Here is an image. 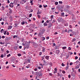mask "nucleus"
Here are the masks:
<instances>
[{
	"label": "nucleus",
	"instance_id": "24",
	"mask_svg": "<svg viewBox=\"0 0 80 80\" xmlns=\"http://www.w3.org/2000/svg\"><path fill=\"white\" fill-rule=\"evenodd\" d=\"M44 26H47V23L45 22V23H44Z\"/></svg>",
	"mask_w": 80,
	"mask_h": 80
},
{
	"label": "nucleus",
	"instance_id": "31",
	"mask_svg": "<svg viewBox=\"0 0 80 80\" xmlns=\"http://www.w3.org/2000/svg\"><path fill=\"white\" fill-rule=\"evenodd\" d=\"M68 67H69V66H67L66 67V70H67L68 69Z\"/></svg>",
	"mask_w": 80,
	"mask_h": 80
},
{
	"label": "nucleus",
	"instance_id": "45",
	"mask_svg": "<svg viewBox=\"0 0 80 80\" xmlns=\"http://www.w3.org/2000/svg\"><path fill=\"white\" fill-rule=\"evenodd\" d=\"M14 27H15L16 26L18 25V24H15Z\"/></svg>",
	"mask_w": 80,
	"mask_h": 80
},
{
	"label": "nucleus",
	"instance_id": "7",
	"mask_svg": "<svg viewBox=\"0 0 80 80\" xmlns=\"http://www.w3.org/2000/svg\"><path fill=\"white\" fill-rule=\"evenodd\" d=\"M30 3H31V5H33V0H30Z\"/></svg>",
	"mask_w": 80,
	"mask_h": 80
},
{
	"label": "nucleus",
	"instance_id": "14",
	"mask_svg": "<svg viewBox=\"0 0 80 80\" xmlns=\"http://www.w3.org/2000/svg\"><path fill=\"white\" fill-rule=\"evenodd\" d=\"M64 14H65L63 12L61 14L62 16L63 17H65V15H64Z\"/></svg>",
	"mask_w": 80,
	"mask_h": 80
},
{
	"label": "nucleus",
	"instance_id": "46",
	"mask_svg": "<svg viewBox=\"0 0 80 80\" xmlns=\"http://www.w3.org/2000/svg\"><path fill=\"white\" fill-rule=\"evenodd\" d=\"M55 49L56 50L57 49H58V48L57 46H56L55 47Z\"/></svg>",
	"mask_w": 80,
	"mask_h": 80
},
{
	"label": "nucleus",
	"instance_id": "10",
	"mask_svg": "<svg viewBox=\"0 0 80 80\" xmlns=\"http://www.w3.org/2000/svg\"><path fill=\"white\" fill-rule=\"evenodd\" d=\"M68 33H69V32H72V30L70 29H69L68 30Z\"/></svg>",
	"mask_w": 80,
	"mask_h": 80
},
{
	"label": "nucleus",
	"instance_id": "36",
	"mask_svg": "<svg viewBox=\"0 0 80 80\" xmlns=\"http://www.w3.org/2000/svg\"><path fill=\"white\" fill-rule=\"evenodd\" d=\"M9 6L10 7H11V8H13V5H12H12H9Z\"/></svg>",
	"mask_w": 80,
	"mask_h": 80
},
{
	"label": "nucleus",
	"instance_id": "8",
	"mask_svg": "<svg viewBox=\"0 0 80 80\" xmlns=\"http://www.w3.org/2000/svg\"><path fill=\"white\" fill-rule=\"evenodd\" d=\"M12 27L11 26H9V27H8V30H10V29H12Z\"/></svg>",
	"mask_w": 80,
	"mask_h": 80
},
{
	"label": "nucleus",
	"instance_id": "29",
	"mask_svg": "<svg viewBox=\"0 0 80 80\" xmlns=\"http://www.w3.org/2000/svg\"><path fill=\"white\" fill-rule=\"evenodd\" d=\"M62 73H63V74H65V71L64 70H62Z\"/></svg>",
	"mask_w": 80,
	"mask_h": 80
},
{
	"label": "nucleus",
	"instance_id": "53",
	"mask_svg": "<svg viewBox=\"0 0 80 80\" xmlns=\"http://www.w3.org/2000/svg\"><path fill=\"white\" fill-rule=\"evenodd\" d=\"M73 65V63L72 62H71L70 63V65Z\"/></svg>",
	"mask_w": 80,
	"mask_h": 80
},
{
	"label": "nucleus",
	"instance_id": "25",
	"mask_svg": "<svg viewBox=\"0 0 80 80\" xmlns=\"http://www.w3.org/2000/svg\"><path fill=\"white\" fill-rule=\"evenodd\" d=\"M76 69H78V68H79V66H77L76 67Z\"/></svg>",
	"mask_w": 80,
	"mask_h": 80
},
{
	"label": "nucleus",
	"instance_id": "3",
	"mask_svg": "<svg viewBox=\"0 0 80 80\" xmlns=\"http://www.w3.org/2000/svg\"><path fill=\"white\" fill-rule=\"evenodd\" d=\"M15 1H14V2H13V3L12 2H11L10 3V4H9V5H12L13 6V4H15V5H16V4L17 3V1H16V2L15 3Z\"/></svg>",
	"mask_w": 80,
	"mask_h": 80
},
{
	"label": "nucleus",
	"instance_id": "62",
	"mask_svg": "<svg viewBox=\"0 0 80 80\" xmlns=\"http://www.w3.org/2000/svg\"><path fill=\"white\" fill-rule=\"evenodd\" d=\"M6 31H4V35H6Z\"/></svg>",
	"mask_w": 80,
	"mask_h": 80
},
{
	"label": "nucleus",
	"instance_id": "2",
	"mask_svg": "<svg viewBox=\"0 0 80 80\" xmlns=\"http://www.w3.org/2000/svg\"><path fill=\"white\" fill-rule=\"evenodd\" d=\"M30 41H29V42H26V48L28 49L29 48V45H30Z\"/></svg>",
	"mask_w": 80,
	"mask_h": 80
},
{
	"label": "nucleus",
	"instance_id": "42",
	"mask_svg": "<svg viewBox=\"0 0 80 80\" xmlns=\"http://www.w3.org/2000/svg\"><path fill=\"white\" fill-rule=\"evenodd\" d=\"M71 49H72V48H70V47H68V50H71Z\"/></svg>",
	"mask_w": 80,
	"mask_h": 80
},
{
	"label": "nucleus",
	"instance_id": "50",
	"mask_svg": "<svg viewBox=\"0 0 80 80\" xmlns=\"http://www.w3.org/2000/svg\"><path fill=\"white\" fill-rule=\"evenodd\" d=\"M3 31V29H2L1 30V31L0 32H1V33H2V31Z\"/></svg>",
	"mask_w": 80,
	"mask_h": 80
},
{
	"label": "nucleus",
	"instance_id": "38",
	"mask_svg": "<svg viewBox=\"0 0 80 80\" xmlns=\"http://www.w3.org/2000/svg\"><path fill=\"white\" fill-rule=\"evenodd\" d=\"M0 57H1V58H3V55L2 54Z\"/></svg>",
	"mask_w": 80,
	"mask_h": 80
},
{
	"label": "nucleus",
	"instance_id": "44",
	"mask_svg": "<svg viewBox=\"0 0 80 80\" xmlns=\"http://www.w3.org/2000/svg\"><path fill=\"white\" fill-rule=\"evenodd\" d=\"M25 62H26V63H27V59H26L25 60Z\"/></svg>",
	"mask_w": 80,
	"mask_h": 80
},
{
	"label": "nucleus",
	"instance_id": "13",
	"mask_svg": "<svg viewBox=\"0 0 80 80\" xmlns=\"http://www.w3.org/2000/svg\"><path fill=\"white\" fill-rule=\"evenodd\" d=\"M6 38V39L7 40H10V39H11V38L7 37Z\"/></svg>",
	"mask_w": 80,
	"mask_h": 80
},
{
	"label": "nucleus",
	"instance_id": "37",
	"mask_svg": "<svg viewBox=\"0 0 80 80\" xmlns=\"http://www.w3.org/2000/svg\"><path fill=\"white\" fill-rule=\"evenodd\" d=\"M38 18H40V15H38Z\"/></svg>",
	"mask_w": 80,
	"mask_h": 80
},
{
	"label": "nucleus",
	"instance_id": "5",
	"mask_svg": "<svg viewBox=\"0 0 80 80\" xmlns=\"http://www.w3.org/2000/svg\"><path fill=\"white\" fill-rule=\"evenodd\" d=\"M60 53V50H56V53L57 55H58V53Z\"/></svg>",
	"mask_w": 80,
	"mask_h": 80
},
{
	"label": "nucleus",
	"instance_id": "6",
	"mask_svg": "<svg viewBox=\"0 0 80 80\" xmlns=\"http://www.w3.org/2000/svg\"><path fill=\"white\" fill-rule=\"evenodd\" d=\"M48 28H50V27H51L52 26V23H49L48 24Z\"/></svg>",
	"mask_w": 80,
	"mask_h": 80
},
{
	"label": "nucleus",
	"instance_id": "27",
	"mask_svg": "<svg viewBox=\"0 0 80 80\" xmlns=\"http://www.w3.org/2000/svg\"><path fill=\"white\" fill-rule=\"evenodd\" d=\"M7 16H8V17H10V14H8V13H7Z\"/></svg>",
	"mask_w": 80,
	"mask_h": 80
},
{
	"label": "nucleus",
	"instance_id": "49",
	"mask_svg": "<svg viewBox=\"0 0 80 80\" xmlns=\"http://www.w3.org/2000/svg\"><path fill=\"white\" fill-rule=\"evenodd\" d=\"M54 70L56 72H57V68H55V69H54Z\"/></svg>",
	"mask_w": 80,
	"mask_h": 80
},
{
	"label": "nucleus",
	"instance_id": "40",
	"mask_svg": "<svg viewBox=\"0 0 80 80\" xmlns=\"http://www.w3.org/2000/svg\"><path fill=\"white\" fill-rule=\"evenodd\" d=\"M43 6L44 8H46V7H48V6H47V5H46V6L44 5Z\"/></svg>",
	"mask_w": 80,
	"mask_h": 80
},
{
	"label": "nucleus",
	"instance_id": "4",
	"mask_svg": "<svg viewBox=\"0 0 80 80\" xmlns=\"http://www.w3.org/2000/svg\"><path fill=\"white\" fill-rule=\"evenodd\" d=\"M43 74H42V73L41 72H39L38 73V75H39V77L40 76H42Z\"/></svg>",
	"mask_w": 80,
	"mask_h": 80
},
{
	"label": "nucleus",
	"instance_id": "17",
	"mask_svg": "<svg viewBox=\"0 0 80 80\" xmlns=\"http://www.w3.org/2000/svg\"><path fill=\"white\" fill-rule=\"evenodd\" d=\"M12 12L13 11L12 10H10L9 11V13H12Z\"/></svg>",
	"mask_w": 80,
	"mask_h": 80
},
{
	"label": "nucleus",
	"instance_id": "20",
	"mask_svg": "<svg viewBox=\"0 0 80 80\" xmlns=\"http://www.w3.org/2000/svg\"><path fill=\"white\" fill-rule=\"evenodd\" d=\"M38 35L39 37H42V34L40 33H39L38 34Z\"/></svg>",
	"mask_w": 80,
	"mask_h": 80
},
{
	"label": "nucleus",
	"instance_id": "35",
	"mask_svg": "<svg viewBox=\"0 0 80 80\" xmlns=\"http://www.w3.org/2000/svg\"><path fill=\"white\" fill-rule=\"evenodd\" d=\"M58 2H56L55 3V4L56 5H58Z\"/></svg>",
	"mask_w": 80,
	"mask_h": 80
},
{
	"label": "nucleus",
	"instance_id": "55",
	"mask_svg": "<svg viewBox=\"0 0 80 80\" xmlns=\"http://www.w3.org/2000/svg\"><path fill=\"white\" fill-rule=\"evenodd\" d=\"M59 3H61V4L62 3V1H59Z\"/></svg>",
	"mask_w": 80,
	"mask_h": 80
},
{
	"label": "nucleus",
	"instance_id": "64",
	"mask_svg": "<svg viewBox=\"0 0 80 80\" xmlns=\"http://www.w3.org/2000/svg\"><path fill=\"white\" fill-rule=\"evenodd\" d=\"M34 70L35 71H37V68L34 69Z\"/></svg>",
	"mask_w": 80,
	"mask_h": 80
},
{
	"label": "nucleus",
	"instance_id": "48",
	"mask_svg": "<svg viewBox=\"0 0 80 80\" xmlns=\"http://www.w3.org/2000/svg\"><path fill=\"white\" fill-rule=\"evenodd\" d=\"M2 38H5V36H2Z\"/></svg>",
	"mask_w": 80,
	"mask_h": 80
},
{
	"label": "nucleus",
	"instance_id": "19",
	"mask_svg": "<svg viewBox=\"0 0 80 80\" xmlns=\"http://www.w3.org/2000/svg\"><path fill=\"white\" fill-rule=\"evenodd\" d=\"M45 48H43L42 49V52L44 53V52H45Z\"/></svg>",
	"mask_w": 80,
	"mask_h": 80
},
{
	"label": "nucleus",
	"instance_id": "43",
	"mask_svg": "<svg viewBox=\"0 0 80 80\" xmlns=\"http://www.w3.org/2000/svg\"><path fill=\"white\" fill-rule=\"evenodd\" d=\"M75 60H77V59H78V57L76 56V57L75 58Z\"/></svg>",
	"mask_w": 80,
	"mask_h": 80
},
{
	"label": "nucleus",
	"instance_id": "15",
	"mask_svg": "<svg viewBox=\"0 0 80 80\" xmlns=\"http://www.w3.org/2000/svg\"><path fill=\"white\" fill-rule=\"evenodd\" d=\"M30 64H28L27 66H26V68H30Z\"/></svg>",
	"mask_w": 80,
	"mask_h": 80
},
{
	"label": "nucleus",
	"instance_id": "11",
	"mask_svg": "<svg viewBox=\"0 0 80 80\" xmlns=\"http://www.w3.org/2000/svg\"><path fill=\"white\" fill-rule=\"evenodd\" d=\"M45 58L46 59H47V60H49V56H47L45 57Z\"/></svg>",
	"mask_w": 80,
	"mask_h": 80
},
{
	"label": "nucleus",
	"instance_id": "9",
	"mask_svg": "<svg viewBox=\"0 0 80 80\" xmlns=\"http://www.w3.org/2000/svg\"><path fill=\"white\" fill-rule=\"evenodd\" d=\"M76 41V39L75 38H74L72 39V42H75V41Z\"/></svg>",
	"mask_w": 80,
	"mask_h": 80
},
{
	"label": "nucleus",
	"instance_id": "39",
	"mask_svg": "<svg viewBox=\"0 0 80 80\" xmlns=\"http://www.w3.org/2000/svg\"><path fill=\"white\" fill-rule=\"evenodd\" d=\"M18 55L19 57H20V56H21L22 55L21 54H18Z\"/></svg>",
	"mask_w": 80,
	"mask_h": 80
},
{
	"label": "nucleus",
	"instance_id": "33",
	"mask_svg": "<svg viewBox=\"0 0 80 80\" xmlns=\"http://www.w3.org/2000/svg\"><path fill=\"white\" fill-rule=\"evenodd\" d=\"M61 65L62 66V67H64V66H65V64H64L63 63H62Z\"/></svg>",
	"mask_w": 80,
	"mask_h": 80
},
{
	"label": "nucleus",
	"instance_id": "21",
	"mask_svg": "<svg viewBox=\"0 0 80 80\" xmlns=\"http://www.w3.org/2000/svg\"><path fill=\"white\" fill-rule=\"evenodd\" d=\"M22 2L23 3H25L26 2V1L25 0H22Z\"/></svg>",
	"mask_w": 80,
	"mask_h": 80
},
{
	"label": "nucleus",
	"instance_id": "41",
	"mask_svg": "<svg viewBox=\"0 0 80 80\" xmlns=\"http://www.w3.org/2000/svg\"><path fill=\"white\" fill-rule=\"evenodd\" d=\"M64 25H65V26H68V23L65 24Z\"/></svg>",
	"mask_w": 80,
	"mask_h": 80
},
{
	"label": "nucleus",
	"instance_id": "26",
	"mask_svg": "<svg viewBox=\"0 0 80 80\" xmlns=\"http://www.w3.org/2000/svg\"><path fill=\"white\" fill-rule=\"evenodd\" d=\"M42 41L45 40V37H42Z\"/></svg>",
	"mask_w": 80,
	"mask_h": 80
},
{
	"label": "nucleus",
	"instance_id": "23",
	"mask_svg": "<svg viewBox=\"0 0 80 80\" xmlns=\"http://www.w3.org/2000/svg\"><path fill=\"white\" fill-rule=\"evenodd\" d=\"M27 61L28 62V63H30V60L29 59H27Z\"/></svg>",
	"mask_w": 80,
	"mask_h": 80
},
{
	"label": "nucleus",
	"instance_id": "54",
	"mask_svg": "<svg viewBox=\"0 0 80 80\" xmlns=\"http://www.w3.org/2000/svg\"><path fill=\"white\" fill-rule=\"evenodd\" d=\"M59 12H55V13L56 14H58Z\"/></svg>",
	"mask_w": 80,
	"mask_h": 80
},
{
	"label": "nucleus",
	"instance_id": "47",
	"mask_svg": "<svg viewBox=\"0 0 80 80\" xmlns=\"http://www.w3.org/2000/svg\"><path fill=\"white\" fill-rule=\"evenodd\" d=\"M39 7V8H42V6L41 5H40Z\"/></svg>",
	"mask_w": 80,
	"mask_h": 80
},
{
	"label": "nucleus",
	"instance_id": "56",
	"mask_svg": "<svg viewBox=\"0 0 80 80\" xmlns=\"http://www.w3.org/2000/svg\"><path fill=\"white\" fill-rule=\"evenodd\" d=\"M51 18H53V16L52 15V16H51Z\"/></svg>",
	"mask_w": 80,
	"mask_h": 80
},
{
	"label": "nucleus",
	"instance_id": "12",
	"mask_svg": "<svg viewBox=\"0 0 80 80\" xmlns=\"http://www.w3.org/2000/svg\"><path fill=\"white\" fill-rule=\"evenodd\" d=\"M41 13H42V12H39V10H38V12H37V14H41Z\"/></svg>",
	"mask_w": 80,
	"mask_h": 80
},
{
	"label": "nucleus",
	"instance_id": "60",
	"mask_svg": "<svg viewBox=\"0 0 80 80\" xmlns=\"http://www.w3.org/2000/svg\"><path fill=\"white\" fill-rule=\"evenodd\" d=\"M53 47H55V43H53Z\"/></svg>",
	"mask_w": 80,
	"mask_h": 80
},
{
	"label": "nucleus",
	"instance_id": "16",
	"mask_svg": "<svg viewBox=\"0 0 80 80\" xmlns=\"http://www.w3.org/2000/svg\"><path fill=\"white\" fill-rule=\"evenodd\" d=\"M21 24L22 25L25 24V22L23 21L21 22Z\"/></svg>",
	"mask_w": 80,
	"mask_h": 80
},
{
	"label": "nucleus",
	"instance_id": "34",
	"mask_svg": "<svg viewBox=\"0 0 80 80\" xmlns=\"http://www.w3.org/2000/svg\"><path fill=\"white\" fill-rule=\"evenodd\" d=\"M0 44H1V45H3V44H4L5 43V42H0Z\"/></svg>",
	"mask_w": 80,
	"mask_h": 80
},
{
	"label": "nucleus",
	"instance_id": "63",
	"mask_svg": "<svg viewBox=\"0 0 80 80\" xmlns=\"http://www.w3.org/2000/svg\"><path fill=\"white\" fill-rule=\"evenodd\" d=\"M22 46H20L19 47V48L21 49V48H22Z\"/></svg>",
	"mask_w": 80,
	"mask_h": 80
},
{
	"label": "nucleus",
	"instance_id": "28",
	"mask_svg": "<svg viewBox=\"0 0 80 80\" xmlns=\"http://www.w3.org/2000/svg\"><path fill=\"white\" fill-rule=\"evenodd\" d=\"M42 33H44L45 32V29H43L42 30Z\"/></svg>",
	"mask_w": 80,
	"mask_h": 80
},
{
	"label": "nucleus",
	"instance_id": "52",
	"mask_svg": "<svg viewBox=\"0 0 80 80\" xmlns=\"http://www.w3.org/2000/svg\"><path fill=\"white\" fill-rule=\"evenodd\" d=\"M45 55H44L42 57V58H45Z\"/></svg>",
	"mask_w": 80,
	"mask_h": 80
},
{
	"label": "nucleus",
	"instance_id": "32",
	"mask_svg": "<svg viewBox=\"0 0 80 80\" xmlns=\"http://www.w3.org/2000/svg\"><path fill=\"white\" fill-rule=\"evenodd\" d=\"M32 16V13H31L29 15V17H31Z\"/></svg>",
	"mask_w": 80,
	"mask_h": 80
},
{
	"label": "nucleus",
	"instance_id": "18",
	"mask_svg": "<svg viewBox=\"0 0 80 80\" xmlns=\"http://www.w3.org/2000/svg\"><path fill=\"white\" fill-rule=\"evenodd\" d=\"M62 48L63 49V50H65V49H66L67 48V47H64Z\"/></svg>",
	"mask_w": 80,
	"mask_h": 80
},
{
	"label": "nucleus",
	"instance_id": "22",
	"mask_svg": "<svg viewBox=\"0 0 80 80\" xmlns=\"http://www.w3.org/2000/svg\"><path fill=\"white\" fill-rule=\"evenodd\" d=\"M66 8H68V9H69V8H70V6H68V5L67 6Z\"/></svg>",
	"mask_w": 80,
	"mask_h": 80
},
{
	"label": "nucleus",
	"instance_id": "58",
	"mask_svg": "<svg viewBox=\"0 0 80 80\" xmlns=\"http://www.w3.org/2000/svg\"><path fill=\"white\" fill-rule=\"evenodd\" d=\"M7 35H9V32H7L6 33Z\"/></svg>",
	"mask_w": 80,
	"mask_h": 80
},
{
	"label": "nucleus",
	"instance_id": "59",
	"mask_svg": "<svg viewBox=\"0 0 80 80\" xmlns=\"http://www.w3.org/2000/svg\"><path fill=\"white\" fill-rule=\"evenodd\" d=\"M46 39H47V40H48V39H49V37H48L46 38Z\"/></svg>",
	"mask_w": 80,
	"mask_h": 80
},
{
	"label": "nucleus",
	"instance_id": "1",
	"mask_svg": "<svg viewBox=\"0 0 80 80\" xmlns=\"http://www.w3.org/2000/svg\"><path fill=\"white\" fill-rule=\"evenodd\" d=\"M58 20V22H62L63 23V22H64V21H63V19L62 18H59Z\"/></svg>",
	"mask_w": 80,
	"mask_h": 80
},
{
	"label": "nucleus",
	"instance_id": "51",
	"mask_svg": "<svg viewBox=\"0 0 80 80\" xmlns=\"http://www.w3.org/2000/svg\"><path fill=\"white\" fill-rule=\"evenodd\" d=\"M68 78H70L71 77V76L70 75V74H69L68 76Z\"/></svg>",
	"mask_w": 80,
	"mask_h": 80
},
{
	"label": "nucleus",
	"instance_id": "61",
	"mask_svg": "<svg viewBox=\"0 0 80 80\" xmlns=\"http://www.w3.org/2000/svg\"><path fill=\"white\" fill-rule=\"evenodd\" d=\"M1 50L2 51V52H4V50L2 48H1Z\"/></svg>",
	"mask_w": 80,
	"mask_h": 80
},
{
	"label": "nucleus",
	"instance_id": "30",
	"mask_svg": "<svg viewBox=\"0 0 80 80\" xmlns=\"http://www.w3.org/2000/svg\"><path fill=\"white\" fill-rule=\"evenodd\" d=\"M10 56H11V54H9L8 55H7V57H10Z\"/></svg>",
	"mask_w": 80,
	"mask_h": 80
},
{
	"label": "nucleus",
	"instance_id": "57",
	"mask_svg": "<svg viewBox=\"0 0 80 80\" xmlns=\"http://www.w3.org/2000/svg\"><path fill=\"white\" fill-rule=\"evenodd\" d=\"M6 52L7 53H9V51H8V50H7L6 51Z\"/></svg>",
	"mask_w": 80,
	"mask_h": 80
}]
</instances>
